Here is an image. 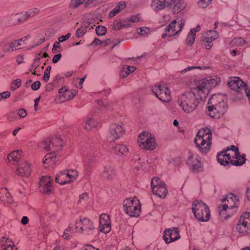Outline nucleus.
<instances>
[{"label":"nucleus","mask_w":250,"mask_h":250,"mask_svg":"<svg viewBox=\"0 0 250 250\" xmlns=\"http://www.w3.org/2000/svg\"><path fill=\"white\" fill-rule=\"evenodd\" d=\"M219 82V78L216 77H208L198 81L193 91L187 92L178 96V105L184 113H192L196 109L199 100H204L209 90L215 86Z\"/></svg>","instance_id":"nucleus-1"},{"label":"nucleus","mask_w":250,"mask_h":250,"mask_svg":"<svg viewBox=\"0 0 250 250\" xmlns=\"http://www.w3.org/2000/svg\"><path fill=\"white\" fill-rule=\"evenodd\" d=\"M63 143L62 139L59 135L52 139H47L43 142L42 147L46 150L50 151L43 159L42 162L45 167L56 164L59 158L57 153L62 149Z\"/></svg>","instance_id":"nucleus-2"},{"label":"nucleus","mask_w":250,"mask_h":250,"mask_svg":"<svg viewBox=\"0 0 250 250\" xmlns=\"http://www.w3.org/2000/svg\"><path fill=\"white\" fill-rule=\"evenodd\" d=\"M206 113L211 118L218 119L224 114L228 107L226 104V97L223 94L213 95L209 99Z\"/></svg>","instance_id":"nucleus-3"},{"label":"nucleus","mask_w":250,"mask_h":250,"mask_svg":"<svg viewBox=\"0 0 250 250\" xmlns=\"http://www.w3.org/2000/svg\"><path fill=\"white\" fill-rule=\"evenodd\" d=\"M212 140V134L210 130L207 128H203L197 132L194 139V143L199 151L206 154L210 149Z\"/></svg>","instance_id":"nucleus-4"},{"label":"nucleus","mask_w":250,"mask_h":250,"mask_svg":"<svg viewBox=\"0 0 250 250\" xmlns=\"http://www.w3.org/2000/svg\"><path fill=\"white\" fill-rule=\"evenodd\" d=\"M192 211L198 221H208L210 217L208 207L202 201L195 200L192 204Z\"/></svg>","instance_id":"nucleus-5"},{"label":"nucleus","mask_w":250,"mask_h":250,"mask_svg":"<svg viewBox=\"0 0 250 250\" xmlns=\"http://www.w3.org/2000/svg\"><path fill=\"white\" fill-rule=\"evenodd\" d=\"M138 144L141 148L149 150H154L157 146L154 136L146 131H143L139 135Z\"/></svg>","instance_id":"nucleus-6"},{"label":"nucleus","mask_w":250,"mask_h":250,"mask_svg":"<svg viewBox=\"0 0 250 250\" xmlns=\"http://www.w3.org/2000/svg\"><path fill=\"white\" fill-rule=\"evenodd\" d=\"M124 208L125 212L130 216H138L141 212V205L136 197L126 198L124 201Z\"/></svg>","instance_id":"nucleus-7"},{"label":"nucleus","mask_w":250,"mask_h":250,"mask_svg":"<svg viewBox=\"0 0 250 250\" xmlns=\"http://www.w3.org/2000/svg\"><path fill=\"white\" fill-rule=\"evenodd\" d=\"M75 229L79 233L90 234L92 233L94 227L93 222L89 219L84 217H80L75 221Z\"/></svg>","instance_id":"nucleus-8"},{"label":"nucleus","mask_w":250,"mask_h":250,"mask_svg":"<svg viewBox=\"0 0 250 250\" xmlns=\"http://www.w3.org/2000/svg\"><path fill=\"white\" fill-rule=\"evenodd\" d=\"M152 92L160 101L168 102L171 100L170 92L164 84H157L152 88Z\"/></svg>","instance_id":"nucleus-9"},{"label":"nucleus","mask_w":250,"mask_h":250,"mask_svg":"<svg viewBox=\"0 0 250 250\" xmlns=\"http://www.w3.org/2000/svg\"><path fill=\"white\" fill-rule=\"evenodd\" d=\"M78 176V172L74 169L60 171L56 176V182L60 185H64L75 180Z\"/></svg>","instance_id":"nucleus-10"},{"label":"nucleus","mask_w":250,"mask_h":250,"mask_svg":"<svg viewBox=\"0 0 250 250\" xmlns=\"http://www.w3.org/2000/svg\"><path fill=\"white\" fill-rule=\"evenodd\" d=\"M152 191L154 195L160 198H165L167 191L165 184L159 178L154 177L151 179Z\"/></svg>","instance_id":"nucleus-11"},{"label":"nucleus","mask_w":250,"mask_h":250,"mask_svg":"<svg viewBox=\"0 0 250 250\" xmlns=\"http://www.w3.org/2000/svg\"><path fill=\"white\" fill-rule=\"evenodd\" d=\"M187 164L193 172H199L202 170L201 158L197 154L189 152L187 159Z\"/></svg>","instance_id":"nucleus-12"},{"label":"nucleus","mask_w":250,"mask_h":250,"mask_svg":"<svg viewBox=\"0 0 250 250\" xmlns=\"http://www.w3.org/2000/svg\"><path fill=\"white\" fill-rule=\"evenodd\" d=\"M185 23L183 20L176 19L167 26L166 31L168 33L169 36H175L181 31Z\"/></svg>","instance_id":"nucleus-13"},{"label":"nucleus","mask_w":250,"mask_h":250,"mask_svg":"<svg viewBox=\"0 0 250 250\" xmlns=\"http://www.w3.org/2000/svg\"><path fill=\"white\" fill-rule=\"evenodd\" d=\"M180 238L179 230L177 228L167 229L164 232L163 238L167 244L176 241Z\"/></svg>","instance_id":"nucleus-14"},{"label":"nucleus","mask_w":250,"mask_h":250,"mask_svg":"<svg viewBox=\"0 0 250 250\" xmlns=\"http://www.w3.org/2000/svg\"><path fill=\"white\" fill-rule=\"evenodd\" d=\"M231 158V146L228 147L226 150L219 152L217 155V161L223 166H226L229 162H232Z\"/></svg>","instance_id":"nucleus-15"},{"label":"nucleus","mask_w":250,"mask_h":250,"mask_svg":"<svg viewBox=\"0 0 250 250\" xmlns=\"http://www.w3.org/2000/svg\"><path fill=\"white\" fill-rule=\"evenodd\" d=\"M53 180L49 176H43L39 183L40 189L43 193L49 194L53 189Z\"/></svg>","instance_id":"nucleus-16"},{"label":"nucleus","mask_w":250,"mask_h":250,"mask_svg":"<svg viewBox=\"0 0 250 250\" xmlns=\"http://www.w3.org/2000/svg\"><path fill=\"white\" fill-rule=\"evenodd\" d=\"M218 37L217 33L214 30H209L202 37L203 44L207 49H210L212 46V41L216 40Z\"/></svg>","instance_id":"nucleus-17"},{"label":"nucleus","mask_w":250,"mask_h":250,"mask_svg":"<svg viewBox=\"0 0 250 250\" xmlns=\"http://www.w3.org/2000/svg\"><path fill=\"white\" fill-rule=\"evenodd\" d=\"M99 229L104 233H108L111 229V221L109 216L105 213L102 214L99 218Z\"/></svg>","instance_id":"nucleus-18"},{"label":"nucleus","mask_w":250,"mask_h":250,"mask_svg":"<svg viewBox=\"0 0 250 250\" xmlns=\"http://www.w3.org/2000/svg\"><path fill=\"white\" fill-rule=\"evenodd\" d=\"M231 158H235V160L234 162H232L233 164L236 166H242L245 162L246 159L244 154L240 155L239 152L238 147L232 145L231 146Z\"/></svg>","instance_id":"nucleus-19"},{"label":"nucleus","mask_w":250,"mask_h":250,"mask_svg":"<svg viewBox=\"0 0 250 250\" xmlns=\"http://www.w3.org/2000/svg\"><path fill=\"white\" fill-rule=\"evenodd\" d=\"M228 86L231 89L239 91L246 87V84L239 77H233L228 82Z\"/></svg>","instance_id":"nucleus-20"},{"label":"nucleus","mask_w":250,"mask_h":250,"mask_svg":"<svg viewBox=\"0 0 250 250\" xmlns=\"http://www.w3.org/2000/svg\"><path fill=\"white\" fill-rule=\"evenodd\" d=\"M125 129L121 125L112 124L110 127L109 133L113 140L120 138L123 134Z\"/></svg>","instance_id":"nucleus-21"},{"label":"nucleus","mask_w":250,"mask_h":250,"mask_svg":"<svg viewBox=\"0 0 250 250\" xmlns=\"http://www.w3.org/2000/svg\"><path fill=\"white\" fill-rule=\"evenodd\" d=\"M30 165L27 162L21 163L16 170V173L19 176L28 177L31 172Z\"/></svg>","instance_id":"nucleus-22"},{"label":"nucleus","mask_w":250,"mask_h":250,"mask_svg":"<svg viewBox=\"0 0 250 250\" xmlns=\"http://www.w3.org/2000/svg\"><path fill=\"white\" fill-rule=\"evenodd\" d=\"M101 175L104 179L112 180L115 177V169L110 165L105 166L104 167Z\"/></svg>","instance_id":"nucleus-23"},{"label":"nucleus","mask_w":250,"mask_h":250,"mask_svg":"<svg viewBox=\"0 0 250 250\" xmlns=\"http://www.w3.org/2000/svg\"><path fill=\"white\" fill-rule=\"evenodd\" d=\"M0 250H17L13 242L4 237L0 239Z\"/></svg>","instance_id":"nucleus-24"},{"label":"nucleus","mask_w":250,"mask_h":250,"mask_svg":"<svg viewBox=\"0 0 250 250\" xmlns=\"http://www.w3.org/2000/svg\"><path fill=\"white\" fill-rule=\"evenodd\" d=\"M201 29L200 26L198 25L195 28L190 30L186 39V43L189 46L192 45L195 41L196 33Z\"/></svg>","instance_id":"nucleus-25"},{"label":"nucleus","mask_w":250,"mask_h":250,"mask_svg":"<svg viewBox=\"0 0 250 250\" xmlns=\"http://www.w3.org/2000/svg\"><path fill=\"white\" fill-rule=\"evenodd\" d=\"M22 151L16 150L9 154L7 157L9 162L13 165H16L21 158Z\"/></svg>","instance_id":"nucleus-26"},{"label":"nucleus","mask_w":250,"mask_h":250,"mask_svg":"<svg viewBox=\"0 0 250 250\" xmlns=\"http://www.w3.org/2000/svg\"><path fill=\"white\" fill-rule=\"evenodd\" d=\"M150 6L154 11L163 10L167 6L166 0H152Z\"/></svg>","instance_id":"nucleus-27"},{"label":"nucleus","mask_w":250,"mask_h":250,"mask_svg":"<svg viewBox=\"0 0 250 250\" xmlns=\"http://www.w3.org/2000/svg\"><path fill=\"white\" fill-rule=\"evenodd\" d=\"M232 207V206L229 207L226 204L220 205L218 208V211L220 215L225 219L231 216L229 211L231 210Z\"/></svg>","instance_id":"nucleus-28"},{"label":"nucleus","mask_w":250,"mask_h":250,"mask_svg":"<svg viewBox=\"0 0 250 250\" xmlns=\"http://www.w3.org/2000/svg\"><path fill=\"white\" fill-rule=\"evenodd\" d=\"M114 153L119 156H124L125 153L128 152V148L124 144H117L113 147Z\"/></svg>","instance_id":"nucleus-29"},{"label":"nucleus","mask_w":250,"mask_h":250,"mask_svg":"<svg viewBox=\"0 0 250 250\" xmlns=\"http://www.w3.org/2000/svg\"><path fill=\"white\" fill-rule=\"evenodd\" d=\"M21 43H19V41H14L5 45L2 48V50L4 52H11L17 50V47L21 46Z\"/></svg>","instance_id":"nucleus-30"},{"label":"nucleus","mask_w":250,"mask_h":250,"mask_svg":"<svg viewBox=\"0 0 250 250\" xmlns=\"http://www.w3.org/2000/svg\"><path fill=\"white\" fill-rule=\"evenodd\" d=\"M0 201L4 203H11L12 199L7 189L3 188L0 189Z\"/></svg>","instance_id":"nucleus-31"},{"label":"nucleus","mask_w":250,"mask_h":250,"mask_svg":"<svg viewBox=\"0 0 250 250\" xmlns=\"http://www.w3.org/2000/svg\"><path fill=\"white\" fill-rule=\"evenodd\" d=\"M39 12L38 8H35L30 9L28 11L21 13L23 17L19 19L20 22H22L29 17H32L37 14Z\"/></svg>","instance_id":"nucleus-32"},{"label":"nucleus","mask_w":250,"mask_h":250,"mask_svg":"<svg viewBox=\"0 0 250 250\" xmlns=\"http://www.w3.org/2000/svg\"><path fill=\"white\" fill-rule=\"evenodd\" d=\"M236 229L237 231L243 235L248 234L250 233V226L242 223L239 221L237 225Z\"/></svg>","instance_id":"nucleus-33"},{"label":"nucleus","mask_w":250,"mask_h":250,"mask_svg":"<svg viewBox=\"0 0 250 250\" xmlns=\"http://www.w3.org/2000/svg\"><path fill=\"white\" fill-rule=\"evenodd\" d=\"M73 99V96L70 95V91H67L61 95L57 96L55 98V101L57 103H62L65 101Z\"/></svg>","instance_id":"nucleus-34"},{"label":"nucleus","mask_w":250,"mask_h":250,"mask_svg":"<svg viewBox=\"0 0 250 250\" xmlns=\"http://www.w3.org/2000/svg\"><path fill=\"white\" fill-rule=\"evenodd\" d=\"M97 122L94 120L92 118L88 117L85 121L83 124V127L87 130H90L97 125Z\"/></svg>","instance_id":"nucleus-35"},{"label":"nucleus","mask_w":250,"mask_h":250,"mask_svg":"<svg viewBox=\"0 0 250 250\" xmlns=\"http://www.w3.org/2000/svg\"><path fill=\"white\" fill-rule=\"evenodd\" d=\"M73 233V225L72 224H70L64 230L62 236L65 240H69L72 238Z\"/></svg>","instance_id":"nucleus-36"},{"label":"nucleus","mask_w":250,"mask_h":250,"mask_svg":"<svg viewBox=\"0 0 250 250\" xmlns=\"http://www.w3.org/2000/svg\"><path fill=\"white\" fill-rule=\"evenodd\" d=\"M141 158L139 155L135 154L133 156V158L131 159L130 162V165L134 167V168L138 171L139 170L140 167H142V165L140 162Z\"/></svg>","instance_id":"nucleus-37"},{"label":"nucleus","mask_w":250,"mask_h":250,"mask_svg":"<svg viewBox=\"0 0 250 250\" xmlns=\"http://www.w3.org/2000/svg\"><path fill=\"white\" fill-rule=\"evenodd\" d=\"M125 7V4L123 2H120L118 3L117 6L109 14V17L112 18L115 16L117 14L119 13L122 10H123Z\"/></svg>","instance_id":"nucleus-38"},{"label":"nucleus","mask_w":250,"mask_h":250,"mask_svg":"<svg viewBox=\"0 0 250 250\" xmlns=\"http://www.w3.org/2000/svg\"><path fill=\"white\" fill-rule=\"evenodd\" d=\"M40 64V58H36L34 59L33 63L30 68V71L32 72L34 75H37L36 69H37Z\"/></svg>","instance_id":"nucleus-39"},{"label":"nucleus","mask_w":250,"mask_h":250,"mask_svg":"<svg viewBox=\"0 0 250 250\" xmlns=\"http://www.w3.org/2000/svg\"><path fill=\"white\" fill-rule=\"evenodd\" d=\"M186 7V3L183 1L180 0V1L176 4L173 9V12L174 14H177L181 11L184 9Z\"/></svg>","instance_id":"nucleus-40"},{"label":"nucleus","mask_w":250,"mask_h":250,"mask_svg":"<svg viewBox=\"0 0 250 250\" xmlns=\"http://www.w3.org/2000/svg\"><path fill=\"white\" fill-rule=\"evenodd\" d=\"M246 43V42L241 37L235 38L230 42V45L232 46H243Z\"/></svg>","instance_id":"nucleus-41"},{"label":"nucleus","mask_w":250,"mask_h":250,"mask_svg":"<svg viewBox=\"0 0 250 250\" xmlns=\"http://www.w3.org/2000/svg\"><path fill=\"white\" fill-rule=\"evenodd\" d=\"M240 222L250 226V212H246L242 214L239 219Z\"/></svg>","instance_id":"nucleus-42"},{"label":"nucleus","mask_w":250,"mask_h":250,"mask_svg":"<svg viewBox=\"0 0 250 250\" xmlns=\"http://www.w3.org/2000/svg\"><path fill=\"white\" fill-rule=\"evenodd\" d=\"M95 160L94 156L91 153L87 155L86 158L84 161V167L85 169L88 170L90 167V164Z\"/></svg>","instance_id":"nucleus-43"},{"label":"nucleus","mask_w":250,"mask_h":250,"mask_svg":"<svg viewBox=\"0 0 250 250\" xmlns=\"http://www.w3.org/2000/svg\"><path fill=\"white\" fill-rule=\"evenodd\" d=\"M85 1L86 0H71L69 7L72 9L76 8Z\"/></svg>","instance_id":"nucleus-44"},{"label":"nucleus","mask_w":250,"mask_h":250,"mask_svg":"<svg viewBox=\"0 0 250 250\" xmlns=\"http://www.w3.org/2000/svg\"><path fill=\"white\" fill-rule=\"evenodd\" d=\"M150 28L143 27L137 29L138 33L141 36H147L150 32Z\"/></svg>","instance_id":"nucleus-45"},{"label":"nucleus","mask_w":250,"mask_h":250,"mask_svg":"<svg viewBox=\"0 0 250 250\" xmlns=\"http://www.w3.org/2000/svg\"><path fill=\"white\" fill-rule=\"evenodd\" d=\"M96 32L98 36H103L106 32V29L104 26L99 25L96 28Z\"/></svg>","instance_id":"nucleus-46"},{"label":"nucleus","mask_w":250,"mask_h":250,"mask_svg":"<svg viewBox=\"0 0 250 250\" xmlns=\"http://www.w3.org/2000/svg\"><path fill=\"white\" fill-rule=\"evenodd\" d=\"M21 85V80L20 79H17L14 80L11 83L10 88L12 90H15L18 88L20 87Z\"/></svg>","instance_id":"nucleus-47"},{"label":"nucleus","mask_w":250,"mask_h":250,"mask_svg":"<svg viewBox=\"0 0 250 250\" xmlns=\"http://www.w3.org/2000/svg\"><path fill=\"white\" fill-rule=\"evenodd\" d=\"M112 28L115 30H119L124 28L122 22V20L115 21L113 24Z\"/></svg>","instance_id":"nucleus-48"},{"label":"nucleus","mask_w":250,"mask_h":250,"mask_svg":"<svg viewBox=\"0 0 250 250\" xmlns=\"http://www.w3.org/2000/svg\"><path fill=\"white\" fill-rule=\"evenodd\" d=\"M212 0H200L198 2V5L202 8H205L208 6Z\"/></svg>","instance_id":"nucleus-49"},{"label":"nucleus","mask_w":250,"mask_h":250,"mask_svg":"<svg viewBox=\"0 0 250 250\" xmlns=\"http://www.w3.org/2000/svg\"><path fill=\"white\" fill-rule=\"evenodd\" d=\"M86 32V29L82 26L77 30L76 35L78 38L82 37Z\"/></svg>","instance_id":"nucleus-50"},{"label":"nucleus","mask_w":250,"mask_h":250,"mask_svg":"<svg viewBox=\"0 0 250 250\" xmlns=\"http://www.w3.org/2000/svg\"><path fill=\"white\" fill-rule=\"evenodd\" d=\"M130 23L137 22L140 21V17L139 15H133L128 18Z\"/></svg>","instance_id":"nucleus-51"},{"label":"nucleus","mask_w":250,"mask_h":250,"mask_svg":"<svg viewBox=\"0 0 250 250\" xmlns=\"http://www.w3.org/2000/svg\"><path fill=\"white\" fill-rule=\"evenodd\" d=\"M123 67L124 68V70L126 71V72L128 73V75L131 73L134 72L136 70V68L133 66L124 65L123 66Z\"/></svg>","instance_id":"nucleus-52"},{"label":"nucleus","mask_w":250,"mask_h":250,"mask_svg":"<svg viewBox=\"0 0 250 250\" xmlns=\"http://www.w3.org/2000/svg\"><path fill=\"white\" fill-rule=\"evenodd\" d=\"M71 36V33H67L66 35H63V36H62L61 37H60L59 38H58V41L59 42H62L65 41H66L67 40H68Z\"/></svg>","instance_id":"nucleus-53"},{"label":"nucleus","mask_w":250,"mask_h":250,"mask_svg":"<svg viewBox=\"0 0 250 250\" xmlns=\"http://www.w3.org/2000/svg\"><path fill=\"white\" fill-rule=\"evenodd\" d=\"M10 92L6 91H4L2 93H0V101H1L2 99H6L10 97Z\"/></svg>","instance_id":"nucleus-54"},{"label":"nucleus","mask_w":250,"mask_h":250,"mask_svg":"<svg viewBox=\"0 0 250 250\" xmlns=\"http://www.w3.org/2000/svg\"><path fill=\"white\" fill-rule=\"evenodd\" d=\"M167 6H174L176 4L180 1V0H166Z\"/></svg>","instance_id":"nucleus-55"},{"label":"nucleus","mask_w":250,"mask_h":250,"mask_svg":"<svg viewBox=\"0 0 250 250\" xmlns=\"http://www.w3.org/2000/svg\"><path fill=\"white\" fill-rule=\"evenodd\" d=\"M122 22L124 28H127L131 25L128 18L122 20Z\"/></svg>","instance_id":"nucleus-56"},{"label":"nucleus","mask_w":250,"mask_h":250,"mask_svg":"<svg viewBox=\"0 0 250 250\" xmlns=\"http://www.w3.org/2000/svg\"><path fill=\"white\" fill-rule=\"evenodd\" d=\"M180 163H181V160H180V158L179 157H176L174 159H172L169 161L170 164H171L175 166H178Z\"/></svg>","instance_id":"nucleus-57"},{"label":"nucleus","mask_w":250,"mask_h":250,"mask_svg":"<svg viewBox=\"0 0 250 250\" xmlns=\"http://www.w3.org/2000/svg\"><path fill=\"white\" fill-rule=\"evenodd\" d=\"M110 93V89H106L103 91L99 92L98 93V95L99 97H103L104 96L105 97H106L107 95H108Z\"/></svg>","instance_id":"nucleus-58"},{"label":"nucleus","mask_w":250,"mask_h":250,"mask_svg":"<svg viewBox=\"0 0 250 250\" xmlns=\"http://www.w3.org/2000/svg\"><path fill=\"white\" fill-rule=\"evenodd\" d=\"M41 86V83L37 81L34 82L31 85V88L34 90H37L39 89Z\"/></svg>","instance_id":"nucleus-59"},{"label":"nucleus","mask_w":250,"mask_h":250,"mask_svg":"<svg viewBox=\"0 0 250 250\" xmlns=\"http://www.w3.org/2000/svg\"><path fill=\"white\" fill-rule=\"evenodd\" d=\"M194 69H201V67L198 66H188V67H186L185 69H184V70H182L181 72L182 73H184L185 72H188V71H190L191 70Z\"/></svg>","instance_id":"nucleus-60"},{"label":"nucleus","mask_w":250,"mask_h":250,"mask_svg":"<svg viewBox=\"0 0 250 250\" xmlns=\"http://www.w3.org/2000/svg\"><path fill=\"white\" fill-rule=\"evenodd\" d=\"M61 47L60 46V43L59 42H56L54 44H53V48H52V52L53 53H57L58 52V51L57 50V48H59Z\"/></svg>","instance_id":"nucleus-61"},{"label":"nucleus","mask_w":250,"mask_h":250,"mask_svg":"<svg viewBox=\"0 0 250 250\" xmlns=\"http://www.w3.org/2000/svg\"><path fill=\"white\" fill-rule=\"evenodd\" d=\"M62 55L60 53L55 55L52 60V62L54 63H57L61 59Z\"/></svg>","instance_id":"nucleus-62"},{"label":"nucleus","mask_w":250,"mask_h":250,"mask_svg":"<svg viewBox=\"0 0 250 250\" xmlns=\"http://www.w3.org/2000/svg\"><path fill=\"white\" fill-rule=\"evenodd\" d=\"M81 250H99L98 249H96L91 245H87L83 246Z\"/></svg>","instance_id":"nucleus-63"},{"label":"nucleus","mask_w":250,"mask_h":250,"mask_svg":"<svg viewBox=\"0 0 250 250\" xmlns=\"http://www.w3.org/2000/svg\"><path fill=\"white\" fill-rule=\"evenodd\" d=\"M18 114L21 118H24L27 115L26 110L23 108L19 109Z\"/></svg>","instance_id":"nucleus-64"}]
</instances>
